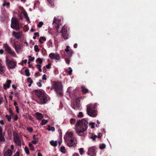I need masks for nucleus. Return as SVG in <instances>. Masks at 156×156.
Wrapping results in <instances>:
<instances>
[{"instance_id": "1", "label": "nucleus", "mask_w": 156, "mask_h": 156, "mask_svg": "<svg viewBox=\"0 0 156 156\" xmlns=\"http://www.w3.org/2000/svg\"><path fill=\"white\" fill-rule=\"evenodd\" d=\"M88 124L87 120L86 119L78 120L75 128L76 133L80 136H82L83 133L87 130L88 127Z\"/></svg>"}, {"instance_id": "2", "label": "nucleus", "mask_w": 156, "mask_h": 156, "mask_svg": "<svg viewBox=\"0 0 156 156\" xmlns=\"http://www.w3.org/2000/svg\"><path fill=\"white\" fill-rule=\"evenodd\" d=\"M33 92L37 97L35 100L40 104H45L49 100V97L43 90H34Z\"/></svg>"}, {"instance_id": "3", "label": "nucleus", "mask_w": 156, "mask_h": 156, "mask_svg": "<svg viewBox=\"0 0 156 156\" xmlns=\"http://www.w3.org/2000/svg\"><path fill=\"white\" fill-rule=\"evenodd\" d=\"M64 139L67 145L69 147L73 146L76 144V143L74 141L73 135L71 132L66 133L64 137Z\"/></svg>"}, {"instance_id": "4", "label": "nucleus", "mask_w": 156, "mask_h": 156, "mask_svg": "<svg viewBox=\"0 0 156 156\" xmlns=\"http://www.w3.org/2000/svg\"><path fill=\"white\" fill-rule=\"evenodd\" d=\"M96 104H90L87 106V113L88 115L92 117H95L97 115V111L96 109Z\"/></svg>"}, {"instance_id": "5", "label": "nucleus", "mask_w": 156, "mask_h": 156, "mask_svg": "<svg viewBox=\"0 0 156 156\" xmlns=\"http://www.w3.org/2000/svg\"><path fill=\"white\" fill-rule=\"evenodd\" d=\"M55 91L58 96H61L63 95V86L61 83L54 82Z\"/></svg>"}, {"instance_id": "6", "label": "nucleus", "mask_w": 156, "mask_h": 156, "mask_svg": "<svg viewBox=\"0 0 156 156\" xmlns=\"http://www.w3.org/2000/svg\"><path fill=\"white\" fill-rule=\"evenodd\" d=\"M5 61L9 69H14L16 66L17 63L15 61L11 60L7 57H6Z\"/></svg>"}, {"instance_id": "7", "label": "nucleus", "mask_w": 156, "mask_h": 156, "mask_svg": "<svg viewBox=\"0 0 156 156\" xmlns=\"http://www.w3.org/2000/svg\"><path fill=\"white\" fill-rule=\"evenodd\" d=\"M3 45L4 48L7 52L14 57L16 55L15 52L12 50L11 48L8 44H4Z\"/></svg>"}, {"instance_id": "8", "label": "nucleus", "mask_w": 156, "mask_h": 156, "mask_svg": "<svg viewBox=\"0 0 156 156\" xmlns=\"http://www.w3.org/2000/svg\"><path fill=\"white\" fill-rule=\"evenodd\" d=\"M61 21V20L57 17H55L54 19L52 24L58 32Z\"/></svg>"}, {"instance_id": "9", "label": "nucleus", "mask_w": 156, "mask_h": 156, "mask_svg": "<svg viewBox=\"0 0 156 156\" xmlns=\"http://www.w3.org/2000/svg\"><path fill=\"white\" fill-rule=\"evenodd\" d=\"M97 149V148L95 147H90L89 148L87 154L90 156H96Z\"/></svg>"}, {"instance_id": "10", "label": "nucleus", "mask_w": 156, "mask_h": 156, "mask_svg": "<svg viewBox=\"0 0 156 156\" xmlns=\"http://www.w3.org/2000/svg\"><path fill=\"white\" fill-rule=\"evenodd\" d=\"M71 106L72 108L75 110L79 109L80 108V100L79 98H77L76 102H73L71 104Z\"/></svg>"}, {"instance_id": "11", "label": "nucleus", "mask_w": 156, "mask_h": 156, "mask_svg": "<svg viewBox=\"0 0 156 156\" xmlns=\"http://www.w3.org/2000/svg\"><path fill=\"white\" fill-rule=\"evenodd\" d=\"M13 140L15 143L19 146L21 145V141L17 133L14 132L13 133Z\"/></svg>"}, {"instance_id": "12", "label": "nucleus", "mask_w": 156, "mask_h": 156, "mask_svg": "<svg viewBox=\"0 0 156 156\" xmlns=\"http://www.w3.org/2000/svg\"><path fill=\"white\" fill-rule=\"evenodd\" d=\"M60 32L62 33V34L65 39H68L69 35L67 33V27H65V26H63Z\"/></svg>"}, {"instance_id": "13", "label": "nucleus", "mask_w": 156, "mask_h": 156, "mask_svg": "<svg viewBox=\"0 0 156 156\" xmlns=\"http://www.w3.org/2000/svg\"><path fill=\"white\" fill-rule=\"evenodd\" d=\"M13 46L17 53H19L21 49V44L20 42L18 41L15 42L13 44Z\"/></svg>"}, {"instance_id": "14", "label": "nucleus", "mask_w": 156, "mask_h": 156, "mask_svg": "<svg viewBox=\"0 0 156 156\" xmlns=\"http://www.w3.org/2000/svg\"><path fill=\"white\" fill-rule=\"evenodd\" d=\"M49 57L52 59H55L58 61H59L60 59L59 55L57 53H51L49 54Z\"/></svg>"}, {"instance_id": "15", "label": "nucleus", "mask_w": 156, "mask_h": 156, "mask_svg": "<svg viewBox=\"0 0 156 156\" xmlns=\"http://www.w3.org/2000/svg\"><path fill=\"white\" fill-rule=\"evenodd\" d=\"M11 26L13 29L17 30L19 29V23L16 20H12Z\"/></svg>"}, {"instance_id": "16", "label": "nucleus", "mask_w": 156, "mask_h": 156, "mask_svg": "<svg viewBox=\"0 0 156 156\" xmlns=\"http://www.w3.org/2000/svg\"><path fill=\"white\" fill-rule=\"evenodd\" d=\"M11 83V80H7L5 84H3L4 88L5 90H6L7 88H9L10 87V84Z\"/></svg>"}, {"instance_id": "17", "label": "nucleus", "mask_w": 156, "mask_h": 156, "mask_svg": "<svg viewBox=\"0 0 156 156\" xmlns=\"http://www.w3.org/2000/svg\"><path fill=\"white\" fill-rule=\"evenodd\" d=\"M12 34L13 36L17 39H19L21 38L22 36V34L20 32H16L14 31L13 32Z\"/></svg>"}, {"instance_id": "18", "label": "nucleus", "mask_w": 156, "mask_h": 156, "mask_svg": "<svg viewBox=\"0 0 156 156\" xmlns=\"http://www.w3.org/2000/svg\"><path fill=\"white\" fill-rule=\"evenodd\" d=\"M36 117L38 120H41L43 118V115L41 113L37 112L36 113Z\"/></svg>"}, {"instance_id": "19", "label": "nucleus", "mask_w": 156, "mask_h": 156, "mask_svg": "<svg viewBox=\"0 0 156 156\" xmlns=\"http://www.w3.org/2000/svg\"><path fill=\"white\" fill-rule=\"evenodd\" d=\"M12 152L10 149H8L4 154V156H11L12 154Z\"/></svg>"}, {"instance_id": "20", "label": "nucleus", "mask_w": 156, "mask_h": 156, "mask_svg": "<svg viewBox=\"0 0 156 156\" xmlns=\"http://www.w3.org/2000/svg\"><path fill=\"white\" fill-rule=\"evenodd\" d=\"M67 53L66 54L65 53V56L64 58L65 59V61L66 63L68 64H69L70 62V59L71 58L67 56Z\"/></svg>"}, {"instance_id": "21", "label": "nucleus", "mask_w": 156, "mask_h": 156, "mask_svg": "<svg viewBox=\"0 0 156 156\" xmlns=\"http://www.w3.org/2000/svg\"><path fill=\"white\" fill-rule=\"evenodd\" d=\"M5 68L2 65L0 66V74H3L5 71Z\"/></svg>"}, {"instance_id": "22", "label": "nucleus", "mask_w": 156, "mask_h": 156, "mask_svg": "<svg viewBox=\"0 0 156 156\" xmlns=\"http://www.w3.org/2000/svg\"><path fill=\"white\" fill-rule=\"evenodd\" d=\"M81 88L82 89V92L83 94L87 93L88 91V89L86 88L84 86H82Z\"/></svg>"}, {"instance_id": "23", "label": "nucleus", "mask_w": 156, "mask_h": 156, "mask_svg": "<svg viewBox=\"0 0 156 156\" xmlns=\"http://www.w3.org/2000/svg\"><path fill=\"white\" fill-rule=\"evenodd\" d=\"M50 144L52 146L56 147L57 145V141H56L51 140L50 142Z\"/></svg>"}, {"instance_id": "24", "label": "nucleus", "mask_w": 156, "mask_h": 156, "mask_svg": "<svg viewBox=\"0 0 156 156\" xmlns=\"http://www.w3.org/2000/svg\"><path fill=\"white\" fill-rule=\"evenodd\" d=\"M41 40H42L43 41H45L46 38L45 37H40V39H39V41L40 43L43 44V42L41 41Z\"/></svg>"}, {"instance_id": "25", "label": "nucleus", "mask_w": 156, "mask_h": 156, "mask_svg": "<svg viewBox=\"0 0 156 156\" xmlns=\"http://www.w3.org/2000/svg\"><path fill=\"white\" fill-rule=\"evenodd\" d=\"M25 72L26 76L28 77L30 76V74L29 72V70L28 69H26L25 70Z\"/></svg>"}, {"instance_id": "26", "label": "nucleus", "mask_w": 156, "mask_h": 156, "mask_svg": "<svg viewBox=\"0 0 156 156\" xmlns=\"http://www.w3.org/2000/svg\"><path fill=\"white\" fill-rule=\"evenodd\" d=\"M68 53V55H67V56L71 58L73 53V51L72 50L70 49Z\"/></svg>"}, {"instance_id": "27", "label": "nucleus", "mask_w": 156, "mask_h": 156, "mask_svg": "<svg viewBox=\"0 0 156 156\" xmlns=\"http://www.w3.org/2000/svg\"><path fill=\"white\" fill-rule=\"evenodd\" d=\"M60 150L61 152L62 153H65L66 152L65 147L64 146H61L60 147Z\"/></svg>"}, {"instance_id": "28", "label": "nucleus", "mask_w": 156, "mask_h": 156, "mask_svg": "<svg viewBox=\"0 0 156 156\" xmlns=\"http://www.w3.org/2000/svg\"><path fill=\"white\" fill-rule=\"evenodd\" d=\"M34 50L36 52H38L40 51V49L38 48L37 45H35L34 46Z\"/></svg>"}, {"instance_id": "29", "label": "nucleus", "mask_w": 156, "mask_h": 156, "mask_svg": "<svg viewBox=\"0 0 156 156\" xmlns=\"http://www.w3.org/2000/svg\"><path fill=\"white\" fill-rule=\"evenodd\" d=\"M5 117L6 119H7L8 121L10 122L11 121V115H6L5 116Z\"/></svg>"}, {"instance_id": "30", "label": "nucleus", "mask_w": 156, "mask_h": 156, "mask_svg": "<svg viewBox=\"0 0 156 156\" xmlns=\"http://www.w3.org/2000/svg\"><path fill=\"white\" fill-rule=\"evenodd\" d=\"M25 151L27 155H29L30 154V152L29 151V149L27 147H26L25 148Z\"/></svg>"}, {"instance_id": "31", "label": "nucleus", "mask_w": 156, "mask_h": 156, "mask_svg": "<svg viewBox=\"0 0 156 156\" xmlns=\"http://www.w3.org/2000/svg\"><path fill=\"white\" fill-rule=\"evenodd\" d=\"M48 122V120L44 119L42 120L41 123V124L42 125H44L46 124Z\"/></svg>"}, {"instance_id": "32", "label": "nucleus", "mask_w": 156, "mask_h": 156, "mask_svg": "<svg viewBox=\"0 0 156 156\" xmlns=\"http://www.w3.org/2000/svg\"><path fill=\"white\" fill-rule=\"evenodd\" d=\"M36 62H38L40 64H42V62H43L42 60L40 58H38L36 60Z\"/></svg>"}, {"instance_id": "33", "label": "nucleus", "mask_w": 156, "mask_h": 156, "mask_svg": "<svg viewBox=\"0 0 156 156\" xmlns=\"http://www.w3.org/2000/svg\"><path fill=\"white\" fill-rule=\"evenodd\" d=\"M29 146L30 148V149L31 151H33L34 150V147L33 145L31 143H29Z\"/></svg>"}, {"instance_id": "34", "label": "nucleus", "mask_w": 156, "mask_h": 156, "mask_svg": "<svg viewBox=\"0 0 156 156\" xmlns=\"http://www.w3.org/2000/svg\"><path fill=\"white\" fill-rule=\"evenodd\" d=\"M76 122V119L73 118H72L70 120V123L71 124H74Z\"/></svg>"}, {"instance_id": "35", "label": "nucleus", "mask_w": 156, "mask_h": 156, "mask_svg": "<svg viewBox=\"0 0 156 156\" xmlns=\"http://www.w3.org/2000/svg\"><path fill=\"white\" fill-rule=\"evenodd\" d=\"M36 67L39 70V71L41 72H42V69H41V66L40 65L37 64L36 65Z\"/></svg>"}, {"instance_id": "36", "label": "nucleus", "mask_w": 156, "mask_h": 156, "mask_svg": "<svg viewBox=\"0 0 156 156\" xmlns=\"http://www.w3.org/2000/svg\"><path fill=\"white\" fill-rule=\"evenodd\" d=\"M5 140V139L2 134H1V135H0V141L4 142Z\"/></svg>"}, {"instance_id": "37", "label": "nucleus", "mask_w": 156, "mask_h": 156, "mask_svg": "<svg viewBox=\"0 0 156 156\" xmlns=\"http://www.w3.org/2000/svg\"><path fill=\"white\" fill-rule=\"evenodd\" d=\"M10 5V3L9 2H6L5 1H4V2L3 4L2 5L4 7L6 5H7L8 7Z\"/></svg>"}, {"instance_id": "38", "label": "nucleus", "mask_w": 156, "mask_h": 156, "mask_svg": "<svg viewBox=\"0 0 156 156\" xmlns=\"http://www.w3.org/2000/svg\"><path fill=\"white\" fill-rule=\"evenodd\" d=\"M90 137L93 140H95L96 138L97 137V136L95 135H93V134H92L91 135Z\"/></svg>"}, {"instance_id": "39", "label": "nucleus", "mask_w": 156, "mask_h": 156, "mask_svg": "<svg viewBox=\"0 0 156 156\" xmlns=\"http://www.w3.org/2000/svg\"><path fill=\"white\" fill-rule=\"evenodd\" d=\"M106 147V145L105 144H102L99 146V148L101 149H103Z\"/></svg>"}, {"instance_id": "40", "label": "nucleus", "mask_w": 156, "mask_h": 156, "mask_svg": "<svg viewBox=\"0 0 156 156\" xmlns=\"http://www.w3.org/2000/svg\"><path fill=\"white\" fill-rule=\"evenodd\" d=\"M24 15L25 16V17L26 19H27V21H28L29 20V18L28 17V15L27 12H24Z\"/></svg>"}, {"instance_id": "41", "label": "nucleus", "mask_w": 156, "mask_h": 156, "mask_svg": "<svg viewBox=\"0 0 156 156\" xmlns=\"http://www.w3.org/2000/svg\"><path fill=\"white\" fill-rule=\"evenodd\" d=\"M28 58H29V60L31 61H33L34 59V57H32L31 56H29Z\"/></svg>"}, {"instance_id": "42", "label": "nucleus", "mask_w": 156, "mask_h": 156, "mask_svg": "<svg viewBox=\"0 0 156 156\" xmlns=\"http://www.w3.org/2000/svg\"><path fill=\"white\" fill-rule=\"evenodd\" d=\"M43 24V23L42 22H40L37 25V27L39 28L41 27Z\"/></svg>"}, {"instance_id": "43", "label": "nucleus", "mask_w": 156, "mask_h": 156, "mask_svg": "<svg viewBox=\"0 0 156 156\" xmlns=\"http://www.w3.org/2000/svg\"><path fill=\"white\" fill-rule=\"evenodd\" d=\"M42 82V80H39V82H37V85L39 87H41L42 86L41 82Z\"/></svg>"}, {"instance_id": "44", "label": "nucleus", "mask_w": 156, "mask_h": 156, "mask_svg": "<svg viewBox=\"0 0 156 156\" xmlns=\"http://www.w3.org/2000/svg\"><path fill=\"white\" fill-rule=\"evenodd\" d=\"M27 81L28 83H33V81L31 80V78L28 77L27 79Z\"/></svg>"}, {"instance_id": "45", "label": "nucleus", "mask_w": 156, "mask_h": 156, "mask_svg": "<svg viewBox=\"0 0 156 156\" xmlns=\"http://www.w3.org/2000/svg\"><path fill=\"white\" fill-rule=\"evenodd\" d=\"M89 125L91 126V128L92 129H94L95 127V123L94 122H90L89 123Z\"/></svg>"}, {"instance_id": "46", "label": "nucleus", "mask_w": 156, "mask_h": 156, "mask_svg": "<svg viewBox=\"0 0 156 156\" xmlns=\"http://www.w3.org/2000/svg\"><path fill=\"white\" fill-rule=\"evenodd\" d=\"M68 69L69 70V71L68 72L69 74L70 75H71L72 74V72L73 70L70 67H69Z\"/></svg>"}, {"instance_id": "47", "label": "nucleus", "mask_w": 156, "mask_h": 156, "mask_svg": "<svg viewBox=\"0 0 156 156\" xmlns=\"http://www.w3.org/2000/svg\"><path fill=\"white\" fill-rule=\"evenodd\" d=\"M79 152L80 155H82L83 152V148H80L79 149Z\"/></svg>"}, {"instance_id": "48", "label": "nucleus", "mask_w": 156, "mask_h": 156, "mask_svg": "<svg viewBox=\"0 0 156 156\" xmlns=\"http://www.w3.org/2000/svg\"><path fill=\"white\" fill-rule=\"evenodd\" d=\"M83 114L82 112H79V114L77 116L79 117H82L83 116Z\"/></svg>"}, {"instance_id": "49", "label": "nucleus", "mask_w": 156, "mask_h": 156, "mask_svg": "<svg viewBox=\"0 0 156 156\" xmlns=\"http://www.w3.org/2000/svg\"><path fill=\"white\" fill-rule=\"evenodd\" d=\"M27 130L28 131L30 132H32V131H33V129L31 127H29L27 128Z\"/></svg>"}, {"instance_id": "50", "label": "nucleus", "mask_w": 156, "mask_h": 156, "mask_svg": "<svg viewBox=\"0 0 156 156\" xmlns=\"http://www.w3.org/2000/svg\"><path fill=\"white\" fill-rule=\"evenodd\" d=\"M28 118L31 121H32L34 119V118H33V117L30 115H28Z\"/></svg>"}, {"instance_id": "51", "label": "nucleus", "mask_w": 156, "mask_h": 156, "mask_svg": "<svg viewBox=\"0 0 156 156\" xmlns=\"http://www.w3.org/2000/svg\"><path fill=\"white\" fill-rule=\"evenodd\" d=\"M51 64L49 63L46 66V68L48 69H49L51 68Z\"/></svg>"}, {"instance_id": "52", "label": "nucleus", "mask_w": 156, "mask_h": 156, "mask_svg": "<svg viewBox=\"0 0 156 156\" xmlns=\"http://www.w3.org/2000/svg\"><path fill=\"white\" fill-rule=\"evenodd\" d=\"M53 89H54V90H55V87L54 86V82H53L52 86L50 88V90H52Z\"/></svg>"}, {"instance_id": "53", "label": "nucleus", "mask_w": 156, "mask_h": 156, "mask_svg": "<svg viewBox=\"0 0 156 156\" xmlns=\"http://www.w3.org/2000/svg\"><path fill=\"white\" fill-rule=\"evenodd\" d=\"M9 113L12 115H14L13 112H12V109L11 108H9Z\"/></svg>"}, {"instance_id": "54", "label": "nucleus", "mask_w": 156, "mask_h": 156, "mask_svg": "<svg viewBox=\"0 0 156 156\" xmlns=\"http://www.w3.org/2000/svg\"><path fill=\"white\" fill-rule=\"evenodd\" d=\"M47 1L51 4V5H53V0H47Z\"/></svg>"}, {"instance_id": "55", "label": "nucleus", "mask_w": 156, "mask_h": 156, "mask_svg": "<svg viewBox=\"0 0 156 156\" xmlns=\"http://www.w3.org/2000/svg\"><path fill=\"white\" fill-rule=\"evenodd\" d=\"M42 79L44 80H47L46 76L45 74H44L43 75Z\"/></svg>"}, {"instance_id": "56", "label": "nucleus", "mask_w": 156, "mask_h": 156, "mask_svg": "<svg viewBox=\"0 0 156 156\" xmlns=\"http://www.w3.org/2000/svg\"><path fill=\"white\" fill-rule=\"evenodd\" d=\"M38 140H34L32 141V143L34 144H36L38 143Z\"/></svg>"}, {"instance_id": "57", "label": "nucleus", "mask_w": 156, "mask_h": 156, "mask_svg": "<svg viewBox=\"0 0 156 156\" xmlns=\"http://www.w3.org/2000/svg\"><path fill=\"white\" fill-rule=\"evenodd\" d=\"M19 151H17L13 156H19Z\"/></svg>"}, {"instance_id": "58", "label": "nucleus", "mask_w": 156, "mask_h": 156, "mask_svg": "<svg viewBox=\"0 0 156 156\" xmlns=\"http://www.w3.org/2000/svg\"><path fill=\"white\" fill-rule=\"evenodd\" d=\"M15 108H16V112L17 113H19V109L18 106H16L15 107Z\"/></svg>"}, {"instance_id": "59", "label": "nucleus", "mask_w": 156, "mask_h": 156, "mask_svg": "<svg viewBox=\"0 0 156 156\" xmlns=\"http://www.w3.org/2000/svg\"><path fill=\"white\" fill-rule=\"evenodd\" d=\"M52 43V42L51 40H50L48 41V45L49 46H50L51 45Z\"/></svg>"}, {"instance_id": "60", "label": "nucleus", "mask_w": 156, "mask_h": 156, "mask_svg": "<svg viewBox=\"0 0 156 156\" xmlns=\"http://www.w3.org/2000/svg\"><path fill=\"white\" fill-rule=\"evenodd\" d=\"M18 118V117L17 115H15L14 116V120L16 121L17 120Z\"/></svg>"}, {"instance_id": "61", "label": "nucleus", "mask_w": 156, "mask_h": 156, "mask_svg": "<svg viewBox=\"0 0 156 156\" xmlns=\"http://www.w3.org/2000/svg\"><path fill=\"white\" fill-rule=\"evenodd\" d=\"M34 36H36V37H39V33L38 32H35L34 33Z\"/></svg>"}, {"instance_id": "62", "label": "nucleus", "mask_w": 156, "mask_h": 156, "mask_svg": "<svg viewBox=\"0 0 156 156\" xmlns=\"http://www.w3.org/2000/svg\"><path fill=\"white\" fill-rule=\"evenodd\" d=\"M33 139L34 140H37L38 138L37 135H34L33 136Z\"/></svg>"}, {"instance_id": "63", "label": "nucleus", "mask_w": 156, "mask_h": 156, "mask_svg": "<svg viewBox=\"0 0 156 156\" xmlns=\"http://www.w3.org/2000/svg\"><path fill=\"white\" fill-rule=\"evenodd\" d=\"M51 131H54L55 130V128L54 127H50Z\"/></svg>"}, {"instance_id": "64", "label": "nucleus", "mask_w": 156, "mask_h": 156, "mask_svg": "<svg viewBox=\"0 0 156 156\" xmlns=\"http://www.w3.org/2000/svg\"><path fill=\"white\" fill-rule=\"evenodd\" d=\"M4 53V50L2 49H0V54H2Z\"/></svg>"}]
</instances>
